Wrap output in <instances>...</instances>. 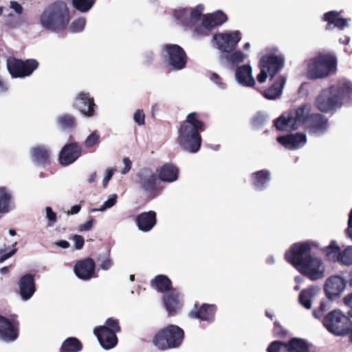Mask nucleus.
I'll return each instance as SVG.
<instances>
[{
  "label": "nucleus",
  "mask_w": 352,
  "mask_h": 352,
  "mask_svg": "<svg viewBox=\"0 0 352 352\" xmlns=\"http://www.w3.org/2000/svg\"><path fill=\"white\" fill-rule=\"evenodd\" d=\"M311 105L305 104L291 111L287 116H282L276 120L274 125L278 130H295L304 126L311 133L320 136L329 127L328 120L320 113L310 114Z\"/></svg>",
  "instance_id": "obj_1"
},
{
  "label": "nucleus",
  "mask_w": 352,
  "mask_h": 352,
  "mask_svg": "<svg viewBox=\"0 0 352 352\" xmlns=\"http://www.w3.org/2000/svg\"><path fill=\"white\" fill-rule=\"evenodd\" d=\"M311 245L314 243L309 242L295 243L285 256L299 272L316 280L324 276L325 267L320 258L311 254Z\"/></svg>",
  "instance_id": "obj_2"
},
{
  "label": "nucleus",
  "mask_w": 352,
  "mask_h": 352,
  "mask_svg": "<svg viewBox=\"0 0 352 352\" xmlns=\"http://www.w3.org/2000/svg\"><path fill=\"white\" fill-rule=\"evenodd\" d=\"M345 104H352V82L345 78L322 89L315 100L316 107L324 113L336 111Z\"/></svg>",
  "instance_id": "obj_3"
},
{
  "label": "nucleus",
  "mask_w": 352,
  "mask_h": 352,
  "mask_svg": "<svg viewBox=\"0 0 352 352\" xmlns=\"http://www.w3.org/2000/svg\"><path fill=\"white\" fill-rule=\"evenodd\" d=\"M204 130V124L199 120V115L195 112L189 113L178 131L179 145L187 152L197 153L201 144L200 132Z\"/></svg>",
  "instance_id": "obj_4"
},
{
  "label": "nucleus",
  "mask_w": 352,
  "mask_h": 352,
  "mask_svg": "<svg viewBox=\"0 0 352 352\" xmlns=\"http://www.w3.org/2000/svg\"><path fill=\"white\" fill-rule=\"evenodd\" d=\"M70 21L69 9L62 1L54 2L47 6L39 16L41 26L45 30L58 33L67 27Z\"/></svg>",
  "instance_id": "obj_5"
},
{
  "label": "nucleus",
  "mask_w": 352,
  "mask_h": 352,
  "mask_svg": "<svg viewBox=\"0 0 352 352\" xmlns=\"http://www.w3.org/2000/svg\"><path fill=\"white\" fill-rule=\"evenodd\" d=\"M337 69L336 58L329 54H320L309 60L307 77L309 79L324 78L334 74Z\"/></svg>",
  "instance_id": "obj_6"
},
{
  "label": "nucleus",
  "mask_w": 352,
  "mask_h": 352,
  "mask_svg": "<svg viewBox=\"0 0 352 352\" xmlns=\"http://www.w3.org/2000/svg\"><path fill=\"white\" fill-rule=\"evenodd\" d=\"M184 338L183 329L177 325L170 324L155 335L153 344L161 350L176 349L182 345Z\"/></svg>",
  "instance_id": "obj_7"
},
{
  "label": "nucleus",
  "mask_w": 352,
  "mask_h": 352,
  "mask_svg": "<svg viewBox=\"0 0 352 352\" xmlns=\"http://www.w3.org/2000/svg\"><path fill=\"white\" fill-rule=\"evenodd\" d=\"M322 324L329 332L336 336H344L350 333L352 322L340 310L330 311L323 319Z\"/></svg>",
  "instance_id": "obj_8"
},
{
  "label": "nucleus",
  "mask_w": 352,
  "mask_h": 352,
  "mask_svg": "<svg viewBox=\"0 0 352 352\" xmlns=\"http://www.w3.org/2000/svg\"><path fill=\"white\" fill-rule=\"evenodd\" d=\"M120 331L118 321L113 318H109L103 326L94 329V334L101 346L109 350L115 347L118 343L116 333Z\"/></svg>",
  "instance_id": "obj_9"
},
{
  "label": "nucleus",
  "mask_w": 352,
  "mask_h": 352,
  "mask_svg": "<svg viewBox=\"0 0 352 352\" xmlns=\"http://www.w3.org/2000/svg\"><path fill=\"white\" fill-rule=\"evenodd\" d=\"M284 58L281 55L270 54L262 57L259 66L260 74L257 76V80L263 83L267 76L272 78L283 67Z\"/></svg>",
  "instance_id": "obj_10"
},
{
  "label": "nucleus",
  "mask_w": 352,
  "mask_h": 352,
  "mask_svg": "<svg viewBox=\"0 0 352 352\" xmlns=\"http://www.w3.org/2000/svg\"><path fill=\"white\" fill-rule=\"evenodd\" d=\"M162 52L165 61L175 70H181L186 67L187 56L179 45H166L164 46Z\"/></svg>",
  "instance_id": "obj_11"
},
{
  "label": "nucleus",
  "mask_w": 352,
  "mask_h": 352,
  "mask_svg": "<svg viewBox=\"0 0 352 352\" xmlns=\"http://www.w3.org/2000/svg\"><path fill=\"white\" fill-rule=\"evenodd\" d=\"M38 63L34 59H29L25 61L9 58L7 60V68L13 78H24L30 76L38 67Z\"/></svg>",
  "instance_id": "obj_12"
},
{
  "label": "nucleus",
  "mask_w": 352,
  "mask_h": 352,
  "mask_svg": "<svg viewBox=\"0 0 352 352\" xmlns=\"http://www.w3.org/2000/svg\"><path fill=\"white\" fill-rule=\"evenodd\" d=\"M203 10L202 5L190 10L178 8L174 10L173 16L177 22L184 28H192L200 20Z\"/></svg>",
  "instance_id": "obj_13"
},
{
  "label": "nucleus",
  "mask_w": 352,
  "mask_h": 352,
  "mask_svg": "<svg viewBox=\"0 0 352 352\" xmlns=\"http://www.w3.org/2000/svg\"><path fill=\"white\" fill-rule=\"evenodd\" d=\"M241 40V34L239 31L224 32L215 34L213 41L216 47L223 52H232Z\"/></svg>",
  "instance_id": "obj_14"
},
{
  "label": "nucleus",
  "mask_w": 352,
  "mask_h": 352,
  "mask_svg": "<svg viewBox=\"0 0 352 352\" xmlns=\"http://www.w3.org/2000/svg\"><path fill=\"white\" fill-rule=\"evenodd\" d=\"M137 184L140 189L148 195H153L157 189L158 180L155 173L150 168H142L137 174Z\"/></svg>",
  "instance_id": "obj_15"
},
{
  "label": "nucleus",
  "mask_w": 352,
  "mask_h": 352,
  "mask_svg": "<svg viewBox=\"0 0 352 352\" xmlns=\"http://www.w3.org/2000/svg\"><path fill=\"white\" fill-rule=\"evenodd\" d=\"M346 287V281L340 276L335 275L329 277L324 285V291L329 300L338 298Z\"/></svg>",
  "instance_id": "obj_16"
},
{
  "label": "nucleus",
  "mask_w": 352,
  "mask_h": 352,
  "mask_svg": "<svg viewBox=\"0 0 352 352\" xmlns=\"http://www.w3.org/2000/svg\"><path fill=\"white\" fill-rule=\"evenodd\" d=\"M182 296L175 289L168 291L164 294V305L169 315H175L182 307Z\"/></svg>",
  "instance_id": "obj_17"
},
{
  "label": "nucleus",
  "mask_w": 352,
  "mask_h": 352,
  "mask_svg": "<svg viewBox=\"0 0 352 352\" xmlns=\"http://www.w3.org/2000/svg\"><path fill=\"white\" fill-rule=\"evenodd\" d=\"M19 294L23 301L30 300L36 292L34 276L27 274L22 276L19 281Z\"/></svg>",
  "instance_id": "obj_18"
},
{
  "label": "nucleus",
  "mask_w": 352,
  "mask_h": 352,
  "mask_svg": "<svg viewBox=\"0 0 352 352\" xmlns=\"http://www.w3.org/2000/svg\"><path fill=\"white\" fill-rule=\"evenodd\" d=\"M81 155V148L76 143L66 144L60 151L59 161L62 165L74 163Z\"/></svg>",
  "instance_id": "obj_19"
},
{
  "label": "nucleus",
  "mask_w": 352,
  "mask_h": 352,
  "mask_svg": "<svg viewBox=\"0 0 352 352\" xmlns=\"http://www.w3.org/2000/svg\"><path fill=\"white\" fill-rule=\"evenodd\" d=\"M95 263L91 258H85L78 261L74 266L75 274L82 280H89L94 276Z\"/></svg>",
  "instance_id": "obj_20"
},
{
  "label": "nucleus",
  "mask_w": 352,
  "mask_h": 352,
  "mask_svg": "<svg viewBox=\"0 0 352 352\" xmlns=\"http://www.w3.org/2000/svg\"><path fill=\"white\" fill-rule=\"evenodd\" d=\"M74 105L87 116L91 117L94 115L96 104L94 102V99L89 96L88 93L80 92L78 94L75 99Z\"/></svg>",
  "instance_id": "obj_21"
},
{
  "label": "nucleus",
  "mask_w": 352,
  "mask_h": 352,
  "mask_svg": "<svg viewBox=\"0 0 352 352\" xmlns=\"http://www.w3.org/2000/svg\"><path fill=\"white\" fill-rule=\"evenodd\" d=\"M277 141L288 149H298L306 144L307 136L305 133H296L286 136H280L277 138Z\"/></svg>",
  "instance_id": "obj_22"
},
{
  "label": "nucleus",
  "mask_w": 352,
  "mask_h": 352,
  "mask_svg": "<svg viewBox=\"0 0 352 352\" xmlns=\"http://www.w3.org/2000/svg\"><path fill=\"white\" fill-rule=\"evenodd\" d=\"M327 255L330 260L337 261L343 265H352V246L346 247L343 251L339 252L338 248L327 247Z\"/></svg>",
  "instance_id": "obj_23"
},
{
  "label": "nucleus",
  "mask_w": 352,
  "mask_h": 352,
  "mask_svg": "<svg viewBox=\"0 0 352 352\" xmlns=\"http://www.w3.org/2000/svg\"><path fill=\"white\" fill-rule=\"evenodd\" d=\"M17 336V329L15 325L5 317L0 316V339L8 342L15 340Z\"/></svg>",
  "instance_id": "obj_24"
},
{
  "label": "nucleus",
  "mask_w": 352,
  "mask_h": 352,
  "mask_svg": "<svg viewBox=\"0 0 352 352\" xmlns=\"http://www.w3.org/2000/svg\"><path fill=\"white\" fill-rule=\"evenodd\" d=\"M252 72V67L249 65H243L236 67L235 70V79L236 82L244 87H253L256 82Z\"/></svg>",
  "instance_id": "obj_25"
},
{
  "label": "nucleus",
  "mask_w": 352,
  "mask_h": 352,
  "mask_svg": "<svg viewBox=\"0 0 352 352\" xmlns=\"http://www.w3.org/2000/svg\"><path fill=\"white\" fill-rule=\"evenodd\" d=\"M136 223L138 229L142 232L150 231L156 224V213L151 210L140 214L136 217Z\"/></svg>",
  "instance_id": "obj_26"
},
{
  "label": "nucleus",
  "mask_w": 352,
  "mask_h": 352,
  "mask_svg": "<svg viewBox=\"0 0 352 352\" xmlns=\"http://www.w3.org/2000/svg\"><path fill=\"white\" fill-rule=\"evenodd\" d=\"M323 19L327 21V29L331 30L333 28H338L343 30L348 26L349 19L340 16V13L337 11H330L324 14Z\"/></svg>",
  "instance_id": "obj_27"
},
{
  "label": "nucleus",
  "mask_w": 352,
  "mask_h": 352,
  "mask_svg": "<svg viewBox=\"0 0 352 352\" xmlns=\"http://www.w3.org/2000/svg\"><path fill=\"white\" fill-rule=\"evenodd\" d=\"M227 21L226 15L221 10L212 14L204 15L201 21L203 28L209 30L216 26L221 25Z\"/></svg>",
  "instance_id": "obj_28"
},
{
  "label": "nucleus",
  "mask_w": 352,
  "mask_h": 352,
  "mask_svg": "<svg viewBox=\"0 0 352 352\" xmlns=\"http://www.w3.org/2000/svg\"><path fill=\"white\" fill-rule=\"evenodd\" d=\"M320 292L318 286L313 285L307 289H303L299 294L298 300L300 305L307 309H309L312 306V300Z\"/></svg>",
  "instance_id": "obj_29"
},
{
  "label": "nucleus",
  "mask_w": 352,
  "mask_h": 352,
  "mask_svg": "<svg viewBox=\"0 0 352 352\" xmlns=\"http://www.w3.org/2000/svg\"><path fill=\"white\" fill-rule=\"evenodd\" d=\"M32 160L38 164H45L50 157V151L45 146L39 145L30 150Z\"/></svg>",
  "instance_id": "obj_30"
},
{
  "label": "nucleus",
  "mask_w": 352,
  "mask_h": 352,
  "mask_svg": "<svg viewBox=\"0 0 352 352\" xmlns=\"http://www.w3.org/2000/svg\"><path fill=\"white\" fill-rule=\"evenodd\" d=\"M285 82V77L278 76L274 83L264 92V97L269 100H275L279 98L282 94Z\"/></svg>",
  "instance_id": "obj_31"
},
{
  "label": "nucleus",
  "mask_w": 352,
  "mask_h": 352,
  "mask_svg": "<svg viewBox=\"0 0 352 352\" xmlns=\"http://www.w3.org/2000/svg\"><path fill=\"white\" fill-rule=\"evenodd\" d=\"M158 175L161 181L173 182L177 179L178 168L171 164H166L158 170Z\"/></svg>",
  "instance_id": "obj_32"
},
{
  "label": "nucleus",
  "mask_w": 352,
  "mask_h": 352,
  "mask_svg": "<svg viewBox=\"0 0 352 352\" xmlns=\"http://www.w3.org/2000/svg\"><path fill=\"white\" fill-rule=\"evenodd\" d=\"M11 192L6 187H0V213H8L13 209Z\"/></svg>",
  "instance_id": "obj_33"
},
{
  "label": "nucleus",
  "mask_w": 352,
  "mask_h": 352,
  "mask_svg": "<svg viewBox=\"0 0 352 352\" xmlns=\"http://www.w3.org/2000/svg\"><path fill=\"white\" fill-rule=\"evenodd\" d=\"M215 307L213 305H203L198 311H191V318H199L204 321H212L214 319Z\"/></svg>",
  "instance_id": "obj_34"
},
{
  "label": "nucleus",
  "mask_w": 352,
  "mask_h": 352,
  "mask_svg": "<svg viewBox=\"0 0 352 352\" xmlns=\"http://www.w3.org/2000/svg\"><path fill=\"white\" fill-rule=\"evenodd\" d=\"M253 185L258 190H263L270 180V173L267 170H261L252 174Z\"/></svg>",
  "instance_id": "obj_35"
},
{
  "label": "nucleus",
  "mask_w": 352,
  "mask_h": 352,
  "mask_svg": "<svg viewBox=\"0 0 352 352\" xmlns=\"http://www.w3.org/2000/svg\"><path fill=\"white\" fill-rule=\"evenodd\" d=\"M151 285L153 287L164 294L168 291L171 290L170 280L164 275H158L151 282Z\"/></svg>",
  "instance_id": "obj_36"
},
{
  "label": "nucleus",
  "mask_w": 352,
  "mask_h": 352,
  "mask_svg": "<svg viewBox=\"0 0 352 352\" xmlns=\"http://www.w3.org/2000/svg\"><path fill=\"white\" fill-rule=\"evenodd\" d=\"M82 345L79 340L76 338L66 339L61 346L63 352H79L82 350Z\"/></svg>",
  "instance_id": "obj_37"
},
{
  "label": "nucleus",
  "mask_w": 352,
  "mask_h": 352,
  "mask_svg": "<svg viewBox=\"0 0 352 352\" xmlns=\"http://www.w3.org/2000/svg\"><path fill=\"white\" fill-rule=\"evenodd\" d=\"M289 352H310L309 344L302 339L294 338L288 343Z\"/></svg>",
  "instance_id": "obj_38"
},
{
  "label": "nucleus",
  "mask_w": 352,
  "mask_h": 352,
  "mask_svg": "<svg viewBox=\"0 0 352 352\" xmlns=\"http://www.w3.org/2000/svg\"><path fill=\"white\" fill-rule=\"evenodd\" d=\"M248 57V54L241 51H235L231 54L226 55L225 56L228 63L232 65H237L243 63Z\"/></svg>",
  "instance_id": "obj_39"
},
{
  "label": "nucleus",
  "mask_w": 352,
  "mask_h": 352,
  "mask_svg": "<svg viewBox=\"0 0 352 352\" xmlns=\"http://www.w3.org/2000/svg\"><path fill=\"white\" fill-rule=\"evenodd\" d=\"M96 0H72L74 8L80 12L85 13L91 9Z\"/></svg>",
  "instance_id": "obj_40"
},
{
  "label": "nucleus",
  "mask_w": 352,
  "mask_h": 352,
  "mask_svg": "<svg viewBox=\"0 0 352 352\" xmlns=\"http://www.w3.org/2000/svg\"><path fill=\"white\" fill-rule=\"evenodd\" d=\"M57 121L60 127L63 129L73 128L75 126V119L71 115H61L58 117Z\"/></svg>",
  "instance_id": "obj_41"
},
{
  "label": "nucleus",
  "mask_w": 352,
  "mask_h": 352,
  "mask_svg": "<svg viewBox=\"0 0 352 352\" xmlns=\"http://www.w3.org/2000/svg\"><path fill=\"white\" fill-rule=\"evenodd\" d=\"M86 19L85 17H79L75 19L69 26V29L72 32H80L85 28Z\"/></svg>",
  "instance_id": "obj_42"
},
{
  "label": "nucleus",
  "mask_w": 352,
  "mask_h": 352,
  "mask_svg": "<svg viewBox=\"0 0 352 352\" xmlns=\"http://www.w3.org/2000/svg\"><path fill=\"white\" fill-rule=\"evenodd\" d=\"M100 136L97 131L91 133L85 140V146L87 148H90L97 144L100 142Z\"/></svg>",
  "instance_id": "obj_43"
},
{
  "label": "nucleus",
  "mask_w": 352,
  "mask_h": 352,
  "mask_svg": "<svg viewBox=\"0 0 352 352\" xmlns=\"http://www.w3.org/2000/svg\"><path fill=\"white\" fill-rule=\"evenodd\" d=\"M268 120L267 115L258 113L253 118L252 124L254 127L258 129L261 127Z\"/></svg>",
  "instance_id": "obj_44"
},
{
  "label": "nucleus",
  "mask_w": 352,
  "mask_h": 352,
  "mask_svg": "<svg viewBox=\"0 0 352 352\" xmlns=\"http://www.w3.org/2000/svg\"><path fill=\"white\" fill-rule=\"evenodd\" d=\"M330 308V304L327 301H322L318 309H315L313 311V315L316 318L320 319L324 311Z\"/></svg>",
  "instance_id": "obj_45"
},
{
  "label": "nucleus",
  "mask_w": 352,
  "mask_h": 352,
  "mask_svg": "<svg viewBox=\"0 0 352 352\" xmlns=\"http://www.w3.org/2000/svg\"><path fill=\"white\" fill-rule=\"evenodd\" d=\"M118 195L116 194L111 195L108 199L105 201L103 204L100 207V211H105L107 209L111 208L116 204Z\"/></svg>",
  "instance_id": "obj_46"
},
{
  "label": "nucleus",
  "mask_w": 352,
  "mask_h": 352,
  "mask_svg": "<svg viewBox=\"0 0 352 352\" xmlns=\"http://www.w3.org/2000/svg\"><path fill=\"white\" fill-rule=\"evenodd\" d=\"M210 80L214 83L218 88L221 89H225L226 87V85L225 82L222 81L221 78L216 73H211L210 75Z\"/></svg>",
  "instance_id": "obj_47"
},
{
  "label": "nucleus",
  "mask_w": 352,
  "mask_h": 352,
  "mask_svg": "<svg viewBox=\"0 0 352 352\" xmlns=\"http://www.w3.org/2000/svg\"><path fill=\"white\" fill-rule=\"evenodd\" d=\"M133 119L135 122L140 125H144L145 123V115L142 110H137L134 115H133Z\"/></svg>",
  "instance_id": "obj_48"
},
{
  "label": "nucleus",
  "mask_w": 352,
  "mask_h": 352,
  "mask_svg": "<svg viewBox=\"0 0 352 352\" xmlns=\"http://www.w3.org/2000/svg\"><path fill=\"white\" fill-rule=\"evenodd\" d=\"M76 250H81L84 245V238L81 235L76 234L72 237Z\"/></svg>",
  "instance_id": "obj_49"
},
{
  "label": "nucleus",
  "mask_w": 352,
  "mask_h": 352,
  "mask_svg": "<svg viewBox=\"0 0 352 352\" xmlns=\"http://www.w3.org/2000/svg\"><path fill=\"white\" fill-rule=\"evenodd\" d=\"M16 250H17L16 248H14L10 252L4 254L5 250L1 248L0 249V263H3L6 259L10 258L12 255H14L16 253Z\"/></svg>",
  "instance_id": "obj_50"
},
{
  "label": "nucleus",
  "mask_w": 352,
  "mask_h": 352,
  "mask_svg": "<svg viewBox=\"0 0 352 352\" xmlns=\"http://www.w3.org/2000/svg\"><path fill=\"white\" fill-rule=\"evenodd\" d=\"M115 170H116L114 168L107 169L102 180V185L104 188L107 187L108 182L111 179Z\"/></svg>",
  "instance_id": "obj_51"
},
{
  "label": "nucleus",
  "mask_w": 352,
  "mask_h": 352,
  "mask_svg": "<svg viewBox=\"0 0 352 352\" xmlns=\"http://www.w3.org/2000/svg\"><path fill=\"white\" fill-rule=\"evenodd\" d=\"M94 223V220L93 219H91L88 220L86 223L81 224L78 230L80 232H85V231H89L91 230L93 228Z\"/></svg>",
  "instance_id": "obj_52"
},
{
  "label": "nucleus",
  "mask_w": 352,
  "mask_h": 352,
  "mask_svg": "<svg viewBox=\"0 0 352 352\" xmlns=\"http://www.w3.org/2000/svg\"><path fill=\"white\" fill-rule=\"evenodd\" d=\"M123 163H124V167L121 170V174L125 175L128 172H129V170H131V166H132V162L129 160V158L124 157L123 159Z\"/></svg>",
  "instance_id": "obj_53"
},
{
  "label": "nucleus",
  "mask_w": 352,
  "mask_h": 352,
  "mask_svg": "<svg viewBox=\"0 0 352 352\" xmlns=\"http://www.w3.org/2000/svg\"><path fill=\"white\" fill-rule=\"evenodd\" d=\"M10 8L18 14H21L23 10V8L21 6V5L16 1H10Z\"/></svg>",
  "instance_id": "obj_54"
},
{
  "label": "nucleus",
  "mask_w": 352,
  "mask_h": 352,
  "mask_svg": "<svg viewBox=\"0 0 352 352\" xmlns=\"http://www.w3.org/2000/svg\"><path fill=\"white\" fill-rule=\"evenodd\" d=\"M46 217L50 221L55 223L56 221V214L52 210L50 207H47L45 209Z\"/></svg>",
  "instance_id": "obj_55"
},
{
  "label": "nucleus",
  "mask_w": 352,
  "mask_h": 352,
  "mask_svg": "<svg viewBox=\"0 0 352 352\" xmlns=\"http://www.w3.org/2000/svg\"><path fill=\"white\" fill-rule=\"evenodd\" d=\"M113 261L110 258H106L102 261L100 268L103 270H108L113 266Z\"/></svg>",
  "instance_id": "obj_56"
},
{
  "label": "nucleus",
  "mask_w": 352,
  "mask_h": 352,
  "mask_svg": "<svg viewBox=\"0 0 352 352\" xmlns=\"http://www.w3.org/2000/svg\"><path fill=\"white\" fill-rule=\"evenodd\" d=\"M344 302L350 309L349 311V315L352 318V294L347 295L344 298Z\"/></svg>",
  "instance_id": "obj_57"
},
{
  "label": "nucleus",
  "mask_w": 352,
  "mask_h": 352,
  "mask_svg": "<svg viewBox=\"0 0 352 352\" xmlns=\"http://www.w3.org/2000/svg\"><path fill=\"white\" fill-rule=\"evenodd\" d=\"M54 244L63 249H67L70 246L69 243L65 240L56 241Z\"/></svg>",
  "instance_id": "obj_58"
},
{
  "label": "nucleus",
  "mask_w": 352,
  "mask_h": 352,
  "mask_svg": "<svg viewBox=\"0 0 352 352\" xmlns=\"http://www.w3.org/2000/svg\"><path fill=\"white\" fill-rule=\"evenodd\" d=\"M8 89V85L0 79V93H3Z\"/></svg>",
  "instance_id": "obj_59"
},
{
  "label": "nucleus",
  "mask_w": 352,
  "mask_h": 352,
  "mask_svg": "<svg viewBox=\"0 0 352 352\" xmlns=\"http://www.w3.org/2000/svg\"><path fill=\"white\" fill-rule=\"evenodd\" d=\"M80 210V206L79 205H75L71 208L70 213L72 214H76L78 213Z\"/></svg>",
  "instance_id": "obj_60"
},
{
  "label": "nucleus",
  "mask_w": 352,
  "mask_h": 352,
  "mask_svg": "<svg viewBox=\"0 0 352 352\" xmlns=\"http://www.w3.org/2000/svg\"><path fill=\"white\" fill-rule=\"evenodd\" d=\"M96 172H94L92 173H91L89 177H88V179H87V181L89 183H94L96 182Z\"/></svg>",
  "instance_id": "obj_61"
},
{
  "label": "nucleus",
  "mask_w": 352,
  "mask_h": 352,
  "mask_svg": "<svg viewBox=\"0 0 352 352\" xmlns=\"http://www.w3.org/2000/svg\"><path fill=\"white\" fill-rule=\"evenodd\" d=\"M339 42L344 45H348L350 42V37L345 36L344 38H340Z\"/></svg>",
  "instance_id": "obj_62"
},
{
  "label": "nucleus",
  "mask_w": 352,
  "mask_h": 352,
  "mask_svg": "<svg viewBox=\"0 0 352 352\" xmlns=\"http://www.w3.org/2000/svg\"><path fill=\"white\" fill-rule=\"evenodd\" d=\"M347 229H352V209L351 210L349 216Z\"/></svg>",
  "instance_id": "obj_63"
},
{
  "label": "nucleus",
  "mask_w": 352,
  "mask_h": 352,
  "mask_svg": "<svg viewBox=\"0 0 352 352\" xmlns=\"http://www.w3.org/2000/svg\"><path fill=\"white\" fill-rule=\"evenodd\" d=\"M346 236L352 239V229H346Z\"/></svg>",
  "instance_id": "obj_64"
}]
</instances>
